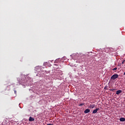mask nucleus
Masks as SVG:
<instances>
[{"instance_id":"f257e3e1","label":"nucleus","mask_w":125,"mask_h":125,"mask_svg":"<svg viewBox=\"0 0 125 125\" xmlns=\"http://www.w3.org/2000/svg\"><path fill=\"white\" fill-rule=\"evenodd\" d=\"M118 77H119V75L114 74V75H113V76L110 77V79L111 80H115L116 79H118Z\"/></svg>"},{"instance_id":"423d86ee","label":"nucleus","mask_w":125,"mask_h":125,"mask_svg":"<svg viewBox=\"0 0 125 125\" xmlns=\"http://www.w3.org/2000/svg\"><path fill=\"white\" fill-rule=\"evenodd\" d=\"M95 106V104H90L89 106V108L90 109H94Z\"/></svg>"},{"instance_id":"9b49d317","label":"nucleus","mask_w":125,"mask_h":125,"mask_svg":"<svg viewBox=\"0 0 125 125\" xmlns=\"http://www.w3.org/2000/svg\"><path fill=\"white\" fill-rule=\"evenodd\" d=\"M118 68L117 67H115L113 70H116Z\"/></svg>"},{"instance_id":"2eb2a0df","label":"nucleus","mask_w":125,"mask_h":125,"mask_svg":"<svg viewBox=\"0 0 125 125\" xmlns=\"http://www.w3.org/2000/svg\"><path fill=\"white\" fill-rule=\"evenodd\" d=\"M124 75H125V73H124Z\"/></svg>"},{"instance_id":"ddd939ff","label":"nucleus","mask_w":125,"mask_h":125,"mask_svg":"<svg viewBox=\"0 0 125 125\" xmlns=\"http://www.w3.org/2000/svg\"><path fill=\"white\" fill-rule=\"evenodd\" d=\"M15 94H17V91L16 90H15Z\"/></svg>"},{"instance_id":"20e7f679","label":"nucleus","mask_w":125,"mask_h":125,"mask_svg":"<svg viewBox=\"0 0 125 125\" xmlns=\"http://www.w3.org/2000/svg\"><path fill=\"white\" fill-rule=\"evenodd\" d=\"M122 93V91L121 90H119L116 91V94L119 95V94H121Z\"/></svg>"},{"instance_id":"4468645a","label":"nucleus","mask_w":125,"mask_h":125,"mask_svg":"<svg viewBox=\"0 0 125 125\" xmlns=\"http://www.w3.org/2000/svg\"><path fill=\"white\" fill-rule=\"evenodd\" d=\"M47 125H53V124H47Z\"/></svg>"},{"instance_id":"f03ea898","label":"nucleus","mask_w":125,"mask_h":125,"mask_svg":"<svg viewBox=\"0 0 125 125\" xmlns=\"http://www.w3.org/2000/svg\"><path fill=\"white\" fill-rule=\"evenodd\" d=\"M100 110V108H96V109L93 110L92 114H96L97 113L98 111Z\"/></svg>"},{"instance_id":"7ed1b4c3","label":"nucleus","mask_w":125,"mask_h":125,"mask_svg":"<svg viewBox=\"0 0 125 125\" xmlns=\"http://www.w3.org/2000/svg\"><path fill=\"white\" fill-rule=\"evenodd\" d=\"M90 111V109H85L84 111V114H88V113H89Z\"/></svg>"},{"instance_id":"1a4fd4ad","label":"nucleus","mask_w":125,"mask_h":125,"mask_svg":"<svg viewBox=\"0 0 125 125\" xmlns=\"http://www.w3.org/2000/svg\"><path fill=\"white\" fill-rule=\"evenodd\" d=\"M110 91H115V89H110L109 90Z\"/></svg>"},{"instance_id":"9d476101","label":"nucleus","mask_w":125,"mask_h":125,"mask_svg":"<svg viewBox=\"0 0 125 125\" xmlns=\"http://www.w3.org/2000/svg\"><path fill=\"white\" fill-rule=\"evenodd\" d=\"M83 105H84V104H81L79 106H83Z\"/></svg>"},{"instance_id":"0eeeda50","label":"nucleus","mask_w":125,"mask_h":125,"mask_svg":"<svg viewBox=\"0 0 125 125\" xmlns=\"http://www.w3.org/2000/svg\"><path fill=\"white\" fill-rule=\"evenodd\" d=\"M120 122H125V118H120Z\"/></svg>"},{"instance_id":"39448f33","label":"nucleus","mask_w":125,"mask_h":125,"mask_svg":"<svg viewBox=\"0 0 125 125\" xmlns=\"http://www.w3.org/2000/svg\"><path fill=\"white\" fill-rule=\"evenodd\" d=\"M30 122H33V121H35V119L33 117H29V119L28 120Z\"/></svg>"},{"instance_id":"6e6552de","label":"nucleus","mask_w":125,"mask_h":125,"mask_svg":"<svg viewBox=\"0 0 125 125\" xmlns=\"http://www.w3.org/2000/svg\"><path fill=\"white\" fill-rule=\"evenodd\" d=\"M104 89L105 90H108V89H108L107 86H105V87H104Z\"/></svg>"},{"instance_id":"f8f14e48","label":"nucleus","mask_w":125,"mask_h":125,"mask_svg":"<svg viewBox=\"0 0 125 125\" xmlns=\"http://www.w3.org/2000/svg\"><path fill=\"white\" fill-rule=\"evenodd\" d=\"M125 62V60H123L122 62V64H124Z\"/></svg>"}]
</instances>
